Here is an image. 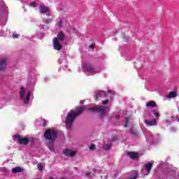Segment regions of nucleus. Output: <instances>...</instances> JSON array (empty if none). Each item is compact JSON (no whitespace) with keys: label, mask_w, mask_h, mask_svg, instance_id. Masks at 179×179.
I'll list each match as a JSON object with an SVG mask.
<instances>
[{"label":"nucleus","mask_w":179,"mask_h":179,"mask_svg":"<svg viewBox=\"0 0 179 179\" xmlns=\"http://www.w3.org/2000/svg\"><path fill=\"white\" fill-rule=\"evenodd\" d=\"M20 94L21 96V99L24 101V103L25 104H29V101H30V94H31V92H30V90L24 89V87H21V90L20 91Z\"/></svg>","instance_id":"20e7f679"},{"label":"nucleus","mask_w":179,"mask_h":179,"mask_svg":"<svg viewBox=\"0 0 179 179\" xmlns=\"http://www.w3.org/2000/svg\"><path fill=\"white\" fill-rule=\"evenodd\" d=\"M45 23H51V20H44Z\"/></svg>","instance_id":"7c9ffc66"},{"label":"nucleus","mask_w":179,"mask_h":179,"mask_svg":"<svg viewBox=\"0 0 179 179\" xmlns=\"http://www.w3.org/2000/svg\"><path fill=\"white\" fill-rule=\"evenodd\" d=\"M104 178H107V176H104Z\"/></svg>","instance_id":"ea45409f"},{"label":"nucleus","mask_w":179,"mask_h":179,"mask_svg":"<svg viewBox=\"0 0 179 179\" xmlns=\"http://www.w3.org/2000/svg\"><path fill=\"white\" fill-rule=\"evenodd\" d=\"M39 11L40 13H47V12H51V8L44 5H41L39 6Z\"/></svg>","instance_id":"f8f14e48"},{"label":"nucleus","mask_w":179,"mask_h":179,"mask_svg":"<svg viewBox=\"0 0 179 179\" xmlns=\"http://www.w3.org/2000/svg\"><path fill=\"white\" fill-rule=\"evenodd\" d=\"M1 171H3V173H5L6 174L7 173H9V170H8V169H6V167L2 168V169H1Z\"/></svg>","instance_id":"393cba45"},{"label":"nucleus","mask_w":179,"mask_h":179,"mask_svg":"<svg viewBox=\"0 0 179 179\" xmlns=\"http://www.w3.org/2000/svg\"><path fill=\"white\" fill-rule=\"evenodd\" d=\"M88 110L90 111H92V112L96 111V113H99L101 117H103V115H105L106 113L108 111V108L103 106H95L92 108H88Z\"/></svg>","instance_id":"423d86ee"},{"label":"nucleus","mask_w":179,"mask_h":179,"mask_svg":"<svg viewBox=\"0 0 179 179\" xmlns=\"http://www.w3.org/2000/svg\"><path fill=\"white\" fill-rule=\"evenodd\" d=\"M90 174H92V173H87L86 176H87V177H90Z\"/></svg>","instance_id":"72a5a7b5"},{"label":"nucleus","mask_w":179,"mask_h":179,"mask_svg":"<svg viewBox=\"0 0 179 179\" xmlns=\"http://www.w3.org/2000/svg\"><path fill=\"white\" fill-rule=\"evenodd\" d=\"M118 118H120V117H117V120H118Z\"/></svg>","instance_id":"79ce46f5"},{"label":"nucleus","mask_w":179,"mask_h":179,"mask_svg":"<svg viewBox=\"0 0 179 179\" xmlns=\"http://www.w3.org/2000/svg\"><path fill=\"white\" fill-rule=\"evenodd\" d=\"M168 179H179V171L176 168L171 169L166 176Z\"/></svg>","instance_id":"0eeeda50"},{"label":"nucleus","mask_w":179,"mask_h":179,"mask_svg":"<svg viewBox=\"0 0 179 179\" xmlns=\"http://www.w3.org/2000/svg\"><path fill=\"white\" fill-rule=\"evenodd\" d=\"M6 69V59L0 60V71H3Z\"/></svg>","instance_id":"ddd939ff"},{"label":"nucleus","mask_w":179,"mask_h":179,"mask_svg":"<svg viewBox=\"0 0 179 179\" xmlns=\"http://www.w3.org/2000/svg\"><path fill=\"white\" fill-rule=\"evenodd\" d=\"M129 120H131V117H126L125 119L126 124H124V128H127V127H128V122H129Z\"/></svg>","instance_id":"412c9836"},{"label":"nucleus","mask_w":179,"mask_h":179,"mask_svg":"<svg viewBox=\"0 0 179 179\" xmlns=\"http://www.w3.org/2000/svg\"><path fill=\"white\" fill-rule=\"evenodd\" d=\"M101 97H106V92L104 91L97 92L95 95V100H100Z\"/></svg>","instance_id":"4468645a"},{"label":"nucleus","mask_w":179,"mask_h":179,"mask_svg":"<svg viewBox=\"0 0 179 179\" xmlns=\"http://www.w3.org/2000/svg\"><path fill=\"white\" fill-rule=\"evenodd\" d=\"M171 120H173V117H171Z\"/></svg>","instance_id":"a19ab883"},{"label":"nucleus","mask_w":179,"mask_h":179,"mask_svg":"<svg viewBox=\"0 0 179 179\" xmlns=\"http://www.w3.org/2000/svg\"><path fill=\"white\" fill-rule=\"evenodd\" d=\"M64 38H65V34L64 32L61 31L57 34V37L53 39V47L55 50L60 51V50L62 49L61 41H64Z\"/></svg>","instance_id":"7ed1b4c3"},{"label":"nucleus","mask_w":179,"mask_h":179,"mask_svg":"<svg viewBox=\"0 0 179 179\" xmlns=\"http://www.w3.org/2000/svg\"><path fill=\"white\" fill-rule=\"evenodd\" d=\"M37 167H38V170H40L41 171H43V164H38L37 165Z\"/></svg>","instance_id":"b1692460"},{"label":"nucleus","mask_w":179,"mask_h":179,"mask_svg":"<svg viewBox=\"0 0 179 179\" xmlns=\"http://www.w3.org/2000/svg\"><path fill=\"white\" fill-rule=\"evenodd\" d=\"M90 150H93L96 149V145L94 144H92L90 146Z\"/></svg>","instance_id":"a878e982"},{"label":"nucleus","mask_w":179,"mask_h":179,"mask_svg":"<svg viewBox=\"0 0 179 179\" xmlns=\"http://www.w3.org/2000/svg\"><path fill=\"white\" fill-rule=\"evenodd\" d=\"M15 139L20 145H27L29 143V138H22L20 136H15Z\"/></svg>","instance_id":"1a4fd4ad"},{"label":"nucleus","mask_w":179,"mask_h":179,"mask_svg":"<svg viewBox=\"0 0 179 179\" xmlns=\"http://www.w3.org/2000/svg\"><path fill=\"white\" fill-rule=\"evenodd\" d=\"M49 149L51 152H55V150L54 148V145H49Z\"/></svg>","instance_id":"bb28decb"},{"label":"nucleus","mask_w":179,"mask_h":179,"mask_svg":"<svg viewBox=\"0 0 179 179\" xmlns=\"http://www.w3.org/2000/svg\"><path fill=\"white\" fill-rule=\"evenodd\" d=\"M152 114L157 118H159V117H160V113H159V112H154Z\"/></svg>","instance_id":"5701e85b"},{"label":"nucleus","mask_w":179,"mask_h":179,"mask_svg":"<svg viewBox=\"0 0 179 179\" xmlns=\"http://www.w3.org/2000/svg\"><path fill=\"white\" fill-rule=\"evenodd\" d=\"M43 127H47V120H43Z\"/></svg>","instance_id":"c85d7f7f"},{"label":"nucleus","mask_w":179,"mask_h":179,"mask_svg":"<svg viewBox=\"0 0 179 179\" xmlns=\"http://www.w3.org/2000/svg\"><path fill=\"white\" fill-rule=\"evenodd\" d=\"M152 167H153V164L152 162H148L145 164L144 169L142 170L141 173L143 176H148L150 174V171L152 170Z\"/></svg>","instance_id":"6e6552de"},{"label":"nucleus","mask_w":179,"mask_h":179,"mask_svg":"<svg viewBox=\"0 0 179 179\" xmlns=\"http://www.w3.org/2000/svg\"><path fill=\"white\" fill-rule=\"evenodd\" d=\"M127 156H129L130 159H138L139 154L135 152H129L127 153Z\"/></svg>","instance_id":"2eb2a0df"},{"label":"nucleus","mask_w":179,"mask_h":179,"mask_svg":"<svg viewBox=\"0 0 179 179\" xmlns=\"http://www.w3.org/2000/svg\"><path fill=\"white\" fill-rule=\"evenodd\" d=\"M59 64H61V59H59Z\"/></svg>","instance_id":"4c0bfd02"},{"label":"nucleus","mask_w":179,"mask_h":179,"mask_svg":"<svg viewBox=\"0 0 179 179\" xmlns=\"http://www.w3.org/2000/svg\"><path fill=\"white\" fill-rule=\"evenodd\" d=\"M82 71L88 76H94V75H97L101 72V68L89 63H84L82 66Z\"/></svg>","instance_id":"f03ea898"},{"label":"nucleus","mask_w":179,"mask_h":179,"mask_svg":"<svg viewBox=\"0 0 179 179\" xmlns=\"http://www.w3.org/2000/svg\"><path fill=\"white\" fill-rule=\"evenodd\" d=\"M178 96V93H177L176 91H171L169 92L168 95L169 99H174L175 97H177Z\"/></svg>","instance_id":"a211bd4d"},{"label":"nucleus","mask_w":179,"mask_h":179,"mask_svg":"<svg viewBox=\"0 0 179 179\" xmlns=\"http://www.w3.org/2000/svg\"><path fill=\"white\" fill-rule=\"evenodd\" d=\"M57 135H58V131H57V130L48 129L45 131L44 136L46 139L55 142V139H57Z\"/></svg>","instance_id":"39448f33"},{"label":"nucleus","mask_w":179,"mask_h":179,"mask_svg":"<svg viewBox=\"0 0 179 179\" xmlns=\"http://www.w3.org/2000/svg\"><path fill=\"white\" fill-rule=\"evenodd\" d=\"M19 34H13V38H17L18 37H19Z\"/></svg>","instance_id":"cd10ccee"},{"label":"nucleus","mask_w":179,"mask_h":179,"mask_svg":"<svg viewBox=\"0 0 179 179\" xmlns=\"http://www.w3.org/2000/svg\"><path fill=\"white\" fill-rule=\"evenodd\" d=\"M89 48H94V44L92 43L89 45Z\"/></svg>","instance_id":"2f4dec72"},{"label":"nucleus","mask_w":179,"mask_h":179,"mask_svg":"<svg viewBox=\"0 0 179 179\" xmlns=\"http://www.w3.org/2000/svg\"><path fill=\"white\" fill-rule=\"evenodd\" d=\"M103 149L105 150H108L111 149V143H108V144L103 145Z\"/></svg>","instance_id":"aec40b11"},{"label":"nucleus","mask_w":179,"mask_h":179,"mask_svg":"<svg viewBox=\"0 0 179 179\" xmlns=\"http://www.w3.org/2000/svg\"><path fill=\"white\" fill-rule=\"evenodd\" d=\"M49 179H55L53 177H50Z\"/></svg>","instance_id":"e433bc0d"},{"label":"nucleus","mask_w":179,"mask_h":179,"mask_svg":"<svg viewBox=\"0 0 179 179\" xmlns=\"http://www.w3.org/2000/svg\"><path fill=\"white\" fill-rule=\"evenodd\" d=\"M146 138H147V141L148 142H152V141H155V136H153V134H152V133H150V131H148V133L146 135Z\"/></svg>","instance_id":"f3484780"},{"label":"nucleus","mask_w":179,"mask_h":179,"mask_svg":"<svg viewBox=\"0 0 179 179\" xmlns=\"http://www.w3.org/2000/svg\"><path fill=\"white\" fill-rule=\"evenodd\" d=\"M64 155L65 156H70V157H73L75 155H76V151H73L72 150L66 149L63 151Z\"/></svg>","instance_id":"9b49d317"},{"label":"nucleus","mask_w":179,"mask_h":179,"mask_svg":"<svg viewBox=\"0 0 179 179\" xmlns=\"http://www.w3.org/2000/svg\"><path fill=\"white\" fill-rule=\"evenodd\" d=\"M86 108V106H78L76 108V110H71L68 113L65 120L66 128L67 129H71L73 121H75V118H76L78 115H80V114H82Z\"/></svg>","instance_id":"f257e3e1"},{"label":"nucleus","mask_w":179,"mask_h":179,"mask_svg":"<svg viewBox=\"0 0 179 179\" xmlns=\"http://www.w3.org/2000/svg\"><path fill=\"white\" fill-rule=\"evenodd\" d=\"M85 101H80V104H83V102H84Z\"/></svg>","instance_id":"c9c22d12"},{"label":"nucleus","mask_w":179,"mask_h":179,"mask_svg":"<svg viewBox=\"0 0 179 179\" xmlns=\"http://www.w3.org/2000/svg\"><path fill=\"white\" fill-rule=\"evenodd\" d=\"M166 123L168 124V125L170 124V122L169 121V120H166Z\"/></svg>","instance_id":"f704fd0d"},{"label":"nucleus","mask_w":179,"mask_h":179,"mask_svg":"<svg viewBox=\"0 0 179 179\" xmlns=\"http://www.w3.org/2000/svg\"><path fill=\"white\" fill-rule=\"evenodd\" d=\"M11 171L14 174H16L17 173H22V171H23V169L22 168V166H16L15 168H13Z\"/></svg>","instance_id":"dca6fc26"},{"label":"nucleus","mask_w":179,"mask_h":179,"mask_svg":"<svg viewBox=\"0 0 179 179\" xmlns=\"http://www.w3.org/2000/svg\"><path fill=\"white\" fill-rule=\"evenodd\" d=\"M62 24V21H59V22L57 24V26H61Z\"/></svg>","instance_id":"473e14b6"},{"label":"nucleus","mask_w":179,"mask_h":179,"mask_svg":"<svg viewBox=\"0 0 179 179\" xmlns=\"http://www.w3.org/2000/svg\"><path fill=\"white\" fill-rule=\"evenodd\" d=\"M29 6H31V8H36V6H37V3H36V1H34L29 3Z\"/></svg>","instance_id":"4be33fe9"},{"label":"nucleus","mask_w":179,"mask_h":179,"mask_svg":"<svg viewBox=\"0 0 179 179\" xmlns=\"http://www.w3.org/2000/svg\"><path fill=\"white\" fill-rule=\"evenodd\" d=\"M157 105L156 104V102L155 101H150L147 103L146 107H157Z\"/></svg>","instance_id":"6ab92c4d"},{"label":"nucleus","mask_w":179,"mask_h":179,"mask_svg":"<svg viewBox=\"0 0 179 179\" xmlns=\"http://www.w3.org/2000/svg\"><path fill=\"white\" fill-rule=\"evenodd\" d=\"M178 122H179V117L178 118Z\"/></svg>","instance_id":"58836bf2"},{"label":"nucleus","mask_w":179,"mask_h":179,"mask_svg":"<svg viewBox=\"0 0 179 179\" xmlns=\"http://www.w3.org/2000/svg\"><path fill=\"white\" fill-rule=\"evenodd\" d=\"M145 123L148 127H155V126L157 125V119L145 120Z\"/></svg>","instance_id":"9d476101"},{"label":"nucleus","mask_w":179,"mask_h":179,"mask_svg":"<svg viewBox=\"0 0 179 179\" xmlns=\"http://www.w3.org/2000/svg\"><path fill=\"white\" fill-rule=\"evenodd\" d=\"M108 102H109L108 99H106V100L103 101V105L108 104Z\"/></svg>","instance_id":"c756f323"}]
</instances>
